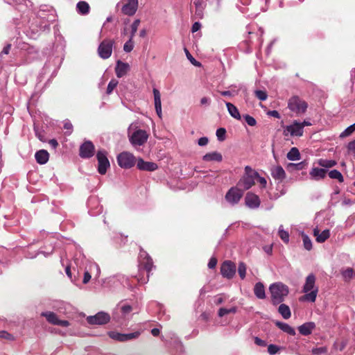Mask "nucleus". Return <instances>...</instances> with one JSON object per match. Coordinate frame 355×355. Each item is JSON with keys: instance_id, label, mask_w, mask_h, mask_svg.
I'll list each match as a JSON object with an SVG mask.
<instances>
[{"instance_id": "obj_53", "label": "nucleus", "mask_w": 355, "mask_h": 355, "mask_svg": "<svg viewBox=\"0 0 355 355\" xmlns=\"http://www.w3.org/2000/svg\"><path fill=\"white\" fill-rule=\"evenodd\" d=\"M134 48V43L132 42V38L130 37V40L127 41L123 46L124 51L129 53L132 51Z\"/></svg>"}, {"instance_id": "obj_3", "label": "nucleus", "mask_w": 355, "mask_h": 355, "mask_svg": "<svg viewBox=\"0 0 355 355\" xmlns=\"http://www.w3.org/2000/svg\"><path fill=\"white\" fill-rule=\"evenodd\" d=\"M134 127L135 125L132 123L128 128V139L131 145L135 149H137L138 147H140L146 143L149 135L146 130L138 129L137 128H134Z\"/></svg>"}, {"instance_id": "obj_19", "label": "nucleus", "mask_w": 355, "mask_h": 355, "mask_svg": "<svg viewBox=\"0 0 355 355\" xmlns=\"http://www.w3.org/2000/svg\"><path fill=\"white\" fill-rule=\"evenodd\" d=\"M87 206L89 214L92 216H97L103 211V207L100 205L98 198L96 197H91L88 199Z\"/></svg>"}, {"instance_id": "obj_50", "label": "nucleus", "mask_w": 355, "mask_h": 355, "mask_svg": "<svg viewBox=\"0 0 355 355\" xmlns=\"http://www.w3.org/2000/svg\"><path fill=\"white\" fill-rule=\"evenodd\" d=\"M280 351V347L276 345L270 344L268 346V352L270 355H275Z\"/></svg>"}, {"instance_id": "obj_16", "label": "nucleus", "mask_w": 355, "mask_h": 355, "mask_svg": "<svg viewBox=\"0 0 355 355\" xmlns=\"http://www.w3.org/2000/svg\"><path fill=\"white\" fill-rule=\"evenodd\" d=\"M243 196V191L238 187H232L225 195V200L231 205L237 204Z\"/></svg>"}, {"instance_id": "obj_31", "label": "nucleus", "mask_w": 355, "mask_h": 355, "mask_svg": "<svg viewBox=\"0 0 355 355\" xmlns=\"http://www.w3.org/2000/svg\"><path fill=\"white\" fill-rule=\"evenodd\" d=\"M313 235L316 238V241L318 243L324 242L330 236L329 230H324L321 233L318 227L313 230Z\"/></svg>"}, {"instance_id": "obj_51", "label": "nucleus", "mask_w": 355, "mask_h": 355, "mask_svg": "<svg viewBox=\"0 0 355 355\" xmlns=\"http://www.w3.org/2000/svg\"><path fill=\"white\" fill-rule=\"evenodd\" d=\"M254 94L256 97L260 101H266L268 98V94L266 92L263 90H256L254 92Z\"/></svg>"}, {"instance_id": "obj_44", "label": "nucleus", "mask_w": 355, "mask_h": 355, "mask_svg": "<svg viewBox=\"0 0 355 355\" xmlns=\"http://www.w3.org/2000/svg\"><path fill=\"white\" fill-rule=\"evenodd\" d=\"M237 87L234 85H232L230 88H231V90H226V91H222L220 92V94L224 96H234L235 95H237L239 93L238 90L234 89Z\"/></svg>"}, {"instance_id": "obj_52", "label": "nucleus", "mask_w": 355, "mask_h": 355, "mask_svg": "<svg viewBox=\"0 0 355 355\" xmlns=\"http://www.w3.org/2000/svg\"><path fill=\"white\" fill-rule=\"evenodd\" d=\"M139 24H140V20L139 19H135L133 21V23L132 24V25H131V35H130V37L131 38H133V37L135 36L136 32L137 31L138 27L139 26Z\"/></svg>"}, {"instance_id": "obj_48", "label": "nucleus", "mask_w": 355, "mask_h": 355, "mask_svg": "<svg viewBox=\"0 0 355 355\" xmlns=\"http://www.w3.org/2000/svg\"><path fill=\"white\" fill-rule=\"evenodd\" d=\"M311 352L313 355H321L327 352V347H314L311 349Z\"/></svg>"}, {"instance_id": "obj_40", "label": "nucleus", "mask_w": 355, "mask_h": 355, "mask_svg": "<svg viewBox=\"0 0 355 355\" xmlns=\"http://www.w3.org/2000/svg\"><path fill=\"white\" fill-rule=\"evenodd\" d=\"M318 164L322 167L329 168L334 166L336 164V162L332 159H320L318 161Z\"/></svg>"}, {"instance_id": "obj_54", "label": "nucleus", "mask_w": 355, "mask_h": 355, "mask_svg": "<svg viewBox=\"0 0 355 355\" xmlns=\"http://www.w3.org/2000/svg\"><path fill=\"white\" fill-rule=\"evenodd\" d=\"M53 253V250H51V252H45V251H38L35 254H32V253H28L26 255V257L27 258H29V259H33L35 257H36L38 254H44L45 257H48L49 256L50 254H51Z\"/></svg>"}, {"instance_id": "obj_34", "label": "nucleus", "mask_w": 355, "mask_h": 355, "mask_svg": "<svg viewBox=\"0 0 355 355\" xmlns=\"http://www.w3.org/2000/svg\"><path fill=\"white\" fill-rule=\"evenodd\" d=\"M275 325L278 328H279L282 331H283L285 333H287L288 334H289L291 336L295 335V329L287 323L280 322V321H276Z\"/></svg>"}, {"instance_id": "obj_27", "label": "nucleus", "mask_w": 355, "mask_h": 355, "mask_svg": "<svg viewBox=\"0 0 355 355\" xmlns=\"http://www.w3.org/2000/svg\"><path fill=\"white\" fill-rule=\"evenodd\" d=\"M206 1L207 0H193V3L196 8L195 15L198 19H202L204 16Z\"/></svg>"}, {"instance_id": "obj_63", "label": "nucleus", "mask_w": 355, "mask_h": 355, "mask_svg": "<svg viewBox=\"0 0 355 355\" xmlns=\"http://www.w3.org/2000/svg\"><path fill=\"white\" fill-rule=\"evenodd\" d=\"M208 141H209V140H208L207 137H202L198 139V144L200 146H205L208 144Z\"/></svg>"}, {"instance_id": "obj_25", "label": "nucleus", "mask_w": 355, "mask_h": 355, "mask_svg": "<svg viewBox=\"0 0 355 355\" xmlns=\"http://www.w3.org/2000/svg\"><path fill=\"white\" fill-rule=\"evenodd\" d=\"M270 172L273 179L279 182H282L286 178V172L281 166H272Z\"/></svg>"}, {"instance_id": "obj_15", "label": "nucleus", "mask_w": 355, "mask_h": 355, "mask_svg": "<svg viewBox=\"0 0 355 355\" xmlns=\"http://www.w3.org/2000/svg\"><path fill=\"white\" fill-rule=\"evenodd\" d=\"M110 320V316L108 313L101 311L97 313L94 315L88 316L87 321L91 324H105L107 323Z\"/></svg>"}, {"instance_id": "obj_46", "label": "nucleus", "mask_w": 355, "mask_h": 355, "mask_svg": "<svg viewBox=\"0 0 355 355\" xmlns=\"http://www.w3.org/2000/svg\"><path fill=\"white\" fill-rule=\"evenodd\" d=\"M355 131V123L347 127L343 132H341L340 137H346L351 135Z\"/></svg>"}, {"instance_id": "obj_58", "label": "nucleus", "mask_w": 355, "mask_h": 355, "mask_svg": "<svg viewBox=\"0 0 355 355\" xmlns=\"http://www.w3.org/2000/svg\"><path fill=\"white\" fill-rule=\"evenodd\" d=\"M243 118L248 125L250 126H254L257 124V121L255 119L248 114H245L243 116Z\"/></svg>"}, {"instance_id": "obj_64", "label": "nucleus", "mask_w": 355, "mask_h": 355, "mask_svg": "<svg viewBox=\"0 0 355 355\" xmlns=\"http://www.w3.org/2000/svg\"><path fill=\"white\" fill-rule=\"evenodd\" d=\"M347 150L349 152L355 153V139L350 141L347 145Z\"/></svg>"}, {"instance_id": "obj_47", "label": "nucleus", "mask_w": 355, "mask_h": 355, "mask_svg": "<svg viewBox=\"0 0 355 355\" xmlns=\"http://www.w3.org/2000/svg\"><path fill=\"white\" fill-rule=\"evenodd\" d=\"M238 272L240 277L243 279L246 274V266L243 262H240L238 267Z\"/></svg>"}, {"instance_id": "obj_61", "label": "nucleus", "mask_w": 355, "mask_h": 355, "mask_svg": "<svg viewBox=\"0 0 355 355\" xmlns=\"http://www.w3.org/2000/svg\"><path fill=\"white\" fill-rule=\"evenodd\" d=\"M254 343L258 345V346H261V347H265L267 345V343L266 341L258 338V337H255L254 338Z\"/></svg>"}, {"instance_id": "obj_4", "label": "nucleus", "mask_w": 355, "mask_h": 355, "mask_svg": "<svg viewBox=\"0 0 355 355\" xmlns=\"http://www.w3.org/2000/svg\"><path fill=\"white\" fill-rule=\"evenodd\" d=\"M272 304L277 305L284 301L289 293L288 287L282 282H275L269 287Z\"/></svg>"}, {"instance_id": "obj_33", "label": "nucleus", "mask_w": 355, "mask_h": 355, "mask_svg": "<svg viewBox=\"0 0 355 355\" xmlns=\"http://www.w3.org/2000/svg\"><path fill=\"white\" fill-rule=\"evenodd\" d=\"M254 295L260 300L266 298V292L263 284L261 282H257L254 286Z\"/></svg>"}, {"instance_id": "obj_22", "label": "nucleus", "mask_w": 355, "mask_h": 355, "mask_svg": "<svg viewBox=\"0 0 355 355\" xmlns=\"http://www.w3.org/2000/svg\"><path fill=\"white\" fill-rule=\"evenodd\" d=\"M138 8V0H128L121 8L122 12L128 16H132Z\"/></svg>"}, {"instance_id": "obj_60", "label": "nucleus", "mask_w": 355, "mask_h": 355, "mask_svg": "<svg viewBox=\"0 0 355 355\" xmlns=\"http://www.w3.org/2000/svg\"><path fill=\"white\" fill-rule=\"evenodd\" d=\"M0 338H3L7 340H12L13 336L6 331H0Z\"/></svg>"}, {"instance_id": "obj_36", "label": "nucleus", "mask_w": 355, "mask_h": 355, "mask_svg": "<svg viewBox=\"0 0 355 355\" xmlns=\"http://www.w3.org/2000/svg\"><path fill=\"white\" fill-rule=\"evenodd\" d=\"M225 105L227 111L229 114L231 115V116L238 120L241 119V114L239 113V111L234 105L229 102H227Z\"/></svg>"}, {"instance_id": "obj_21", "label": "nucleus", "mask_w": 355, "mask_h": 355, "mask_svg": "<svg viewBox=\"0 0 355 355\" xmlns=\"http://www.w3.org/2000/svg\"><path fill=\"white\" fill-rule=\"evenodd\" d=\"M137 167L140 171L149 172L155 171L158 168V166L156 163L153 162H146L141 157L137 159Z\"/></svg>"}, {"instance_id": "obj_59", "label": "nucleus", "mask_w": 355, "mask_h": 355, "mask_svg": "<svg viewBox=\"0 0 355 355\" xmlns=\"http://www.w3.org/2000/svg\"><path fill=\"white\" fill-rule=\"evenodd\" d=\"M83 268L85 269V272H84L83 283L84 284H87L92 279V274L89 273L85 268Z\"/></svg>"}, {"instance_id": "obj_6", "label": "nucleus", "mask_w": 355, "mask_h": 355, "mask_svg": "<svg viewBox=\"0 0 355 355\" xmlns=\"http://www.w3.org/2000/svg\"><path fill=\"white\" fill-rule=\"evenodd\" d=\"M257 177L258 173L250 166H246L245 167V174L239 181L237 186L243 190H248L254 184Z\"/></svg>"}, {"instance_id": "obj_29", "label": "nucleus", "mask_w": 355, "mask_h": 355, "mask_svg": "<svg viewBox=\"0 0 355 355\" xmlns=\"http://www.w3.org/2000/svg\"><path fill=\"white\" fill-rule=\"evenodd\" d=\"M129 69V65L127 63L118 60L116 62L115 72L118 78H121L125 76Z\"/></svg>"}, {"instance_id": "obj_2", "label": "nucleus", "mask_w": 355, "mask_h": 355, "mask_svg": "<svg viewBox=\"0 0 355 355\" xmlns=\"http://www.w3.org/2000/svg\"><path fill=\"white\" fill-rule=\"evenodd\" d=\"M132 306L126 302H120L114 309L112 318L120 326H125L131 318Z\"/></svg>"}, {"instance_id": "obj_13", "label": "nucleus", "mask_w": 355, "mask_h": 355, "mask_svg": "<svg viewBox=\"0 0 355 355\" xmlns=\"http://www.w3.org/2000/svg\"><path fill=\"white\" fill-rule=\"evenodd\" d=\"M139 263L141 267H143L145 270L149 272L155 268L153 265V261L149 254L142 250H140L139 256Z\"/></svg>"}, {"instance_id": "obj_42", "label": "nucleus", "mask_w": 355, "mask_h": 355, "mask_svg": "<svg viewBox=\"0 0 355 355\" xmlns=\"http://www.w3.org/2000/svg\"><path fill=\"white\" fill-rule=\"evenodd\" d=\"M329 176L331 179L338 180L340 182H343L344 181L342 173L336 169L330 171L329 172Z\"/></svg>"}, {"instance_id": "obj_14", "label": "nucleus", "mask_w": 355, "mask_h": 355, "mask_svg": "<svg viewBox=\"0 0 355 355\" xmlns=\"http://www.w3.org/2000/svg\"><path fill=\"white\" fill-rule=\"evenodd\" d=\"M108 335L112 339L114 340L125 342L137 338L140 336V332L135 331L129 334H121L116 331H110Z\"/></svg>"}, {"instance_id": "obj_23", "label": "nucleus", "mask_w": 355, "mask_h": 355, "mask_svg": "<svg viewBox=\"0 0 355 355\" xmlns=\"http://www.w3.org/2000/svg\"><path fill=\"white\" fill-rule=\"evenodd\" d=\"M84 268L92 274L94 281H98L101 276V268L96 263L90 261Z\"/></svg>"}, {"instance_id": "obj_55", "label": "nucleus", "mask_w": 355, "mask_h": 355, "mask_svg": "<svg viewBox=\"0 0 355 355\" xmlns=\"http://www.w3.org/2000/svg\"><path fill=\"white\" fill-rule=\"evenodd\" d=\"M226 130L225 128H220L216 130V137L220 141H224L225 139Z\"/></svg>"}, {"instance_id": "obj_35", "label": "nucleus", "mask_w": 355, "mask_h": 355, "mask_svg": "<svg viewBox=\"0 0 355 355\" xmlns=\"http://www.w3.org/2000/svg\"><path fill=\"white\" fill-rule=\"evenodd\" d=\"M202 159L205 162H211V161L221 162L223 159V157L220 153L214 151V152H211V153L205 154L202 157Z\"/></svg>"}, {"instance_id": "obj_39", "label": "nucleus", "mask_w": 355, "mask_h": 355, "mask_svg": "<svg viewBox=\"0 0 355 355\" xmlns=\"http://www.w3.org/2000/svg\"><path fill=\"white\" fill-rule=\"evenodd\" d=\"M286 157L291 161H297L300 159V153L296 147H293L287 153Z\"/></svg>"}, {"instance_id": "obj_1", "label": "nucleus", "mask_w": 355, "mask_h": 355, "mask_svg": "<svg viewBox=\"0 0 355 355\" xmlns=\"http://www.w3.org/2000/svg\"><path fill=\"white\" fill-rule=\"evenodd\" d=\"M32 17L24 28V33L31 39H36L41 32L49 30L51 23L56 19L55 10L48 6H42L37 14Z\"/></svg>"}, {"instance_id": "obj_41", "label": "nucleus", "mask_w": 355, "mask_h": 355, "mask_svg": "<svg viewBox=\"0 0 355 355\" xmlns=\"http://www.w3.org/2000/svg\"><path fill=\"white\" fill-rule=\"evenodd\" d=\"M278 234L284 243H288L289 242V234L287 231L284 230L282 225L279 227Z\"/></svg>"}, {"instance_id": "obj_7", "label": "nucleus", "mask_w": 355, "mask_h": 355, "mask_svg": "<svg viewBox=\"0 0 355 355\" xmlns=\"http://www.w3.org/2000/svg\"><path fill=\"white\" fill-rule=\"evenodd\" d=\"M307 107V103L297 96H292L288 101V108L297 116L305 113Z\"/></svg>"}, {"instance_id": "obj_18", "label": "nucleus", "mask_w": 355, "mask_h": 355, "mask_svg": "<svg viewBox=\"0 0 355 355\" xmlns=\"http://www.w3.org/2000/svg\"><path fill=\"white\" fill-rule=\"evenodd\" d=\"M94 152L95 148L93 143L86 141L80 146L79 155L82 158L87 159L92 157L94 155Z\"/></svg>"}, {"instance_id": "obj_37", "label": "nucleus", "mask_w": 355, "mask_h": 355, "mask_svg": "<svg viewBox=\"0 0 355 355\" xmlns=\"http://www.w3.org/2000/svg\"><path fill=\"white\" fill-rule=\"evenodd\" d=\"M278 312L285 320L290 318L291 316V309L289 306L285 304L280 303V305L278 308Z\"/></svg>"}, {"instance_id": "obj_30", "label": "nucleus", "mask_w": 355, "mask_h": 355, "mask_svg": "<svg viewBox=\"0 0 355 355\" xmlns=\"http://www.w3.org/2000/svg\"><path fill=\"white\" fill-rule=\"evenodd\" d=\"M327 174V170L324 168H313L309 172L311 179L314 180H320L323 179Z\"/></svg>"}, {"instance_id": "obj_32", "label": "nucleus", "mask_w": 355, "mask_h": 355, "mask_svg": "<svg viewBox=\"0 0 355 355\" xmlns=\"http://www.w3.org/2000/svg\"><path fill=\"white\" fill-rule=\"evenodd\" d=\"M37 162L40 164H46L49 158V154L46 150H40L35 154Z\"/></svg>"}, {"instance_id": "obj_8", "label": "nucleus", "mask_w": 355, "mask_h": 355, "mask_svg": "<svg viewBox=\"0 0 355 355\" xmlns=\"http://www.w3.org/2000/svg\"><path fill=\"white\" fill-rule=\"evenodd\" d=\"M119 166L124 169L132 168L137 162L136 157L128 151H123L119 153L116 157Z\"/></svg>"}, {"instance_id": "obj_26", "label": "nucleus", "mask_w": 355, "mask_h": 355, "mask_svg": "<svg viewBox=\"0 0 355 355\" xmlns=\"http://www.w3.org/2000/svg\"><path fill=\"white\" fill-rule=\"evenodd\" d=\"M153 96H154V103H155V108L156 113L159 118H162V102H161V94L159 91L156 89L153 88Z\"/></svg>"}, {"instance_id": "obj_10", "label": "nucleus", "mask_w": 355, "mask_h": 355, "mask_svg": "<svg viewBox=\"0 0 355 355\" xmlns=\"http://www.w3.org/2000/svg\"><path fill=\"white\" fill-rule=\"evenodd\" d=\"M304 130L302 129V125L301 122L294 121L291 125L284 127L283 134L285 137L288 135L291 137H302L303 135Z\"/></svg>"}, {"instance_id": "obj_57", "label": "nucleus", "mask_w": 355, "mask_h": 355, "mask_svg": "<svg viewBox=\"0 0 355 355\" xmlns=\"http://www.w3.org/2000/svg\"><path fill=\"white\" fill-rule=\"evenodd\" d=\"M184 51L187 55V58L188 60H190V62L196 67L200 66V63L196 60V59L191 55V53L189 52V51L187 49H184Z\"/></svg>"}, {"instance_id": "obj_9", "label": "nucleus", "mask_w": 355, "mask_h": 355, "mask_svg": "<svg viewBox=\"0 0 355 355\" xmlns=\"http://www.w3.org/2000/svg\"><path fill=\"white\" fill-rule=\"evenodd\" d=\"M114 41L110 39H105L102 41L98 47V54L102 59L109 58L112 53Z\"/></svg>"}, {"instance_id": "obj_24", "label": "nucleus", "mask_w": 355, "mask_h": 355, "mask_svg": "<svg viewBox=\"0 0 355 355\" xmlns=\"http://www.w3.org/2000/svg\"><path fill=\"white\" fill-rule=\"evenodd\" d=\"M245 201L246 205L251 209H256L260 205L259 196L252 193H247Z\"/></svg>"}, {"instance_id": "obj_56", "label": "nucleus", "mask_w": 355, "mask_h": 355, "mask_svg": "<svg viewBox=\"0 0 355 355\" xmlns=\"http://www.w3.org/2000/svg\"><path fill=\"white\" fill-rule=\"evenodd\" d=\"M353 273V270L349 268L342 272V275L345 280H348L352 278Z\"/></svg>"}, {"instance_id": "obj_28", "label": "nucleus", "mask_w": 355, "mask_h": 355, "mask_svg": "<svg viewBox=\"0 0 355 355\" xmlns=\"http://www.w3.org/2000/svg\"><path fill=\"white\" fill-rule=\"evenodd\" d=\"M315 328V324L313 322H305L298 327V331L303 336L310 335Z\"/></svg>"}, {"instance_id": "obj_43", "label": "nucleus", "mask_w": 355, "mask_h": 355, "mask_svg": "<svg viewBox=\"0 0 355 355\" xmlns=\"http://www.w3.org/2000/svg\"><path fill=\"white\" fill-rule=\"evenodd\" d=\"M237 311V308L236 306H233L230 309H226V308H220L218 310V316L219 317H223L224 315L229 314V313H235Z\"/></svg>"}, {"instance_id": "obj_45", "label": "nucleus", "mask_w": 355, "mask_h": 355, "mask_svg": "<svg viewBox=\"0 0 355 355\" xmlns=\"http://www.w3.org/2000/svg\"><path fill=\"white\" fill-rule=\"evenodd\" d=\"M302 240L304 248L307 250H311L312 249V242L310 238L305 234H302Z\"/></svg>"}, {"instance_id": "obj_38", "label": "nucleus", "mask_w": 355, "mask_h": 355, "mask_svg": "<svg viewBox=\"0 0 355 355\" xmlns=\"http://www.w3.org/2000/svg\"><path fill=\"white\" fill-rule=\"evenodd\" d=\"M89 5L86 1H79L76 4V9L78 13L81 15H87L89 12Z\"/></svg>"}, {"instance_id": "obj_11", "label": "nucleus", "mask_w": 355, "mask_h": 355, "mask_svg": "<svg viewBox=\"0 0 355 355\" xmlns=\"http://www.w3.org/2000/svg\"><path fill=\"white\" fill-rule=\"evenodd\" d=\"M96 157L98 160V172L101 175L106 173L107 170L110 166V162L107 157V152L104 150H100L97 152Z\"/></svg>"}, {"instance_id": "obj_12", "label": "nucleus", "mask_w": 355, "mask_h": 355, "mask_svg": "<svg viewBox=\"0 0 355 355\" xmlns=\"http://www.w3.org/2000/svg\"><path fill=\"white\" fill-rule=\"evenodd\" d=\"M41 315L46 318L48 322L51 324L58 325L63 327H67L69 326V321L66 320L59 319L58 315L52 311L42 312L41 313Z\"/></svg>"}, {"instance_id": "obj_62", "label": "nucleus", "mask_w": 355, "mask_h": 355, "mask_svg": "<svg viewBox=\"0 0 355 355\" xmlns=\"http://www.w3.org/2000/svg\"><path fill=\"white\" fill-rule=\"evenodd\" d=\"M217 264V259L214 257H211L209 261V263H208V268H210V269H213L216 267Z\"/></svg>"}, {"instance_id": "obj_20", "label": "nucleus", "mask_w": 355, "mask_h": 355, "mask_svg": "<svg viewBox=\"0 0 355 355\" xmlns=\"http://www.w3.org/2000/svg\"><path fill=\"white\" fill-rule=\"evenodd\" d=\"M75 248H76V253L73 255L74 263L78 268H83L86 266V264H87L88 262L90 261L87 260L85 258L80 247L75 246Z\"/></svg>"}, {"instance_id": "obj_5", "label": "nucleus", "mask_w": 355, "mask_h": 355, "mask_svg": "<svg viewBox=\"0 0 355 355\" xmlns=\"http://www.w3.org/2000/svg\"><path fill=\"white\" fill-rule=\"evenodd\" d=\"M303 292L305 295L301 297V300L311 302L315 301L318 288L315 286V277L313 274H310L306 277L303 286Z\"/></svg>"}, {"instance_id": "obj_49", "label": "nucleus", "mask_w": 355, "mask_h": 355, "mask_svg": "<svg viewBox=\"0 0 355 355\" xmlns=\"http://www.w3.org/2000/svg\"><path fill=\"white\" fill-rule=\"evenodd\" d=\"M118 85V80L116 79H112L110 83H108L107 87V92L106 93L107 94H110L114 89Z\"/></svg>"}, {"instance_id": "obj_17", "label": "nucleus", "mask_w": 355, "mask_h": 355, "mask_svg": "<svg viewBox=\"0 0 355 355\" xmlns=\"http://www.w3.org/2000/svg\"><path fill=\"white\" fill-rule=\"evenodd\" d=\"M236 265L230 261H225L220 267V272L223 277L232 279L236 273Z\"/></svg>"}]
</instances>
